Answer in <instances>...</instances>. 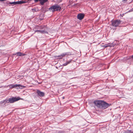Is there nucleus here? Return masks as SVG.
Instances as JSON below:
<instances>
[{
	"mask_svg": "<svg viewBox=\"0 0 133 133\" xmlns=\"http://www.w3.org/2000/svg\"><path fill=\"white\" fill-rule=\"evenodd\" d=\"M94 103L97 107L103 109L107 108L110 105V104H109L101 100L95 101Z\"/></svg>",
	"mask_w": 133,
	"mask_h": 133,
	"instance_id": "f257e3e1",
	"label": "nucleus"
},
{
	"mask_svg": "<svg viewBox=\"0 0 133 133\" xmlns=\"http://www.w3.org/2000/svg\"><path fill=\"white\" fill-rule=\"evenodd\" d=\"M61 9V7L57 4H55L50 7L49 8V10L52 12L55 11H60Z\"/></svg>",
	"mask_w": 133,
	"mask_h": 133,
	"instance_id": "f03ea898",
	"label": "nucleus"
},
{
	"mask_svg": "<svg viewBox=\"0 0 133 133\" xmlns=\"http://www.w3.org/2000/svg\"><path fill=\"white\" fill-rule=\"evenodd\" d=\"M112 25L115 27H117L121 23V21L120 20H116L112 21H111Z\"/></svg>",
	"mask_w": 133,
	"mask_h": 133,
	"instance_id": "7ed1b4c3",
	"label": "nucleus"
},
{
	"mask_svg": "<svg viewBox=\"0 0 133 133\" xmlns=\"http://www.w3.org/2000/svg\"><path fill=\"white\" fill-rule=\"evenodd\" d=\"M20 99V98H17L16 97H12V98H10L8 99L9 103H12L18 101Z\"/></svg>",
	"mask_w": 133,
	"mask_h": 133,
	"instance_id": "20e7f679",
	"label": "nucleus"
},
{
	"mask_svg": "<svg viewBox=\"0 0 133 133\" xmlns=\"http://www.w3.org/2000/svg\"><path fill=\"white\" fill-rule=\"evenodd\" d=\"M71 55V53L70 52H67L63 53L62 54L58 56L57 57H59V58L60 59H62L63 57H64L65 56H68L70 55Z\"/></svg>",
	"mask_w": 133,
	"mask_h": 133,
	"instance_id": "39448f33",
	"label": "nucleus"
},
{
	"mask_svg": "<svg viewBox=\"0 0 133 133\" xmlns=\"http://www.w3.org/2000/svg\"><path fill=\"white\" fill-rule=\"evenodd\" d=\"M10 87L11 88L18 87L19 88H20V89H22L25 87V86H22L20 84H16L14 85L13 84H11L10 85Z\"/></svg>",
	"mask_w": 133,
	"mask_h": 133,
	"instance_id": "423d86ee",
	"label": "nucleus"
},
{
	"mask_svg": "<svg viewBox=\"0 0 133 133\" xmlns=\"http://www.w3.org/2000/svg\"><path fill=\"white\" fill-rule=\"evenodd\" d=\"M115 44L114 43H109L102 45V46L104 48H105L107 47L114 46Z\"/></svg>",
	"mask_w": 133,
	"mask_h": 133,
	"instance_id": "0eeeda50",
	"label": "nucleus"
},
{
	"mask_svg": "<svg viewBox=\"0 0 133 133\" xmlns=\"http://www.w3.org/2000/svg\"><path fill=\"white\" fill-rule=\"evenodd\" d=\"M37 93L38 95L40 96L43 97V96L44 95V92L41 91L39 90H37Z\"/></svg>",
	"mask_w": 133,
	"mask_h": 133,
	"instance_id": "6e6552de",
	"label": "nucleus"
},
{
	"mask_svg": "<svg viewBox=\"0 0 133 133\" xmlns=\"http://www.w3.org/2000/svg\"><path fill=\"white\" fill-rule=\"evenodd\" d=\"M84 16V14H79L77 16V18L79 20H82V19Z\"/></svg>",
	"mask_w": 133,
	"mask_h": 133,
	"instance_id": "1a4fd4ad",
	"label": "nucleus"
},
{
	"mask_svg": "<svg viewBox=\"0 0 133 133\" xmlns=\"http://www.w3.org/2000/svg\"><path fill=\"white\" fill-rule=\"evenodd\" d=\"M35 32H37L38 33L41 34H45L48 33V32L45 30H36L35 31Z\"/></svg>",
	"mask_w": 133,
	"mask_h": 133,
	"instance_id": "9d476101",
	"label": "nucleus"
},
{
	"mask_svg": "<svg viewBox=\"0 0 133 133\" xmlns=\"http://www.w3.org/2000/svg\"><path fill=\"white\" fill-rule=\"evenodd\" d=\"M7 103H9L8 99H6L0 102V104H3V105H5Z\"/></svg>",
	"mask_w": 133,
	"mask_h": 133,
	"instance_id": "9b49d317",
	"label": "nucleus"
},
{
	"mask_svg": "<svg viewBox=\"0 0 133 133\" xmlns=\"http://www.w3.org/2000/svg\"><path fill=\"white\" fill-rule=\"evenodd\" d=\"M48 1V0H39V2L41 5H43L45 3L47 2Z\"/></svg>",
	"mask_w": 133,
	"mask_h": 133,
	"instance_id": "f8f14e48",
	"label": "nucleus"
},
{
	"mask_svg": "<svg viewBox=\"0 0 133 133\" xmlns=\"http://www.w3.org/2000/svg\"><path fill=\"white\" fill-rule=\"evenodd\" d=\"M17 55L19 56H23L25 55L24 54H22L20 52H18L16 53Z\"/></svg>",
	"mask_w": 133,
	"mask_h": 133,
	"instance_id": "ddd939ff",
	"label": "nucleus"
},
{
	"mask_svg": "<svg viewBox=\"0 0 133 133\" xmlns=\"http://www.w3.org/2000/svg\"><path fill=\"white\" fill-rule=\"evenodd\" d=\"M26 3V2L24 1H20L17 2V4H22Z\"/></svg>",
	"mask_w": 133,
	"mask_h": 133,
	"instance_id": "4468645a",
	"label": "nucleus"
},
{
	"mask_svg": "<svg viewBox=\"0 0 133 133\" xmlns=\"http://www.w3.org/2000/svg\"><path fill=\"white\" fill-rule=\"evenodd\" d=\"M32 10L33 11V12L38 11H39V10L38 9H32Z\"/></svg>",
	"mask_w": 133,
	"mask_h": 133,
	"instance_id": "2eb2a0df",
	"label": "nucleus"
},
{
	"mask_svg": "<svg viewBox=\"0 0 133 133\" xmlns=\"http://www.w3.org/2000/svg\"><path fill=\"white\" fill-rule=\"evenodd\" d=\"M9 4H11L16 5L17 4V2H10Z\"/></svg>",
	"mask_w": 133,
	"mask_h": 133,
	"instance_id": "dca6fc26",
	"label": "nucleus"
},
{
	"mask_svg": "<svg viewBox=\"0 0 133 133\" xmlns=\"http://www.w3.org/2000/svg\"><path fill=\"white\" fill-rule=\"evenodd\" d=\"M72 61V59H71L69 61H67L66 62L67 63V65H68V64L70 63Z\"/></svg>",
	"mask_w": 133,
	"mask_h": 133,
	"instance_id": "f3484780",
	"label": "nucleus"
},
{
	"mask_svg": "<svg viewBox=\"0 0 133 133\" xmlns=\"http://www.w3.org/2000/svg\"><path fill=\"white\" fill-rule=\"evenodd\" d=\"M72 61V59H71L69 61H67L66 62L67 63V65H68V64L70 63Z\"/></svg>",
	"mask_w": 133,
	"mask_h": 133,
	"instance_id": "a211bd4d",
	"label": "nucleus"
},
{
	"mask_svg": "<svg viewBox=\"0 0 133 133\" xmlns=\"http://www.w3.org/2000/svg\"><path fill=\"white\" fill-rule=\"evenodd\" d=\"M131 130H129L128 131L125 132L124 133H130L131 132Z\"/></svg>",
	"mask_w": 133,
	"mask_h": 133,
	"instance_id": "6ab92c4d",
	"label": "nucleus"
},
{
	"mask_svg": "<svg viewBox=\"0 0 133 133\" xmlns=\"http://www.w3.org/2000/svg\"><path fill=\"white\" fill-rule=\"evenodd\" d=\"M67 65V63L66 62L65 63H64V64H63V66H66V65Z\"/></svg>",
	"mask_w": 133,
	"mask_h": 133,
	"instance_id": "aec40b11",
	"label": "nucleus"
},
{
	"mask_svg": "<svg viewBox=\"0 0 133 133\" xmlns=\"http://www.w3.org/2000/svg\"><path fill=\"white\" fill-rule=\"evenodd\" d=\"M39 1V0H34V2H36Z\"/></svg>",
	"mask_w": 133,
	"mask_h": 133,
	"instance_id": "412c9836",
	"label": "nucleus"
},
{
	"mask_svg": "<svg viewBox=\"0 0 133 133\" xmlns=\"http://www.w3.org/2000/svg\"><path fill=\"white\" fill-rule=\"evenodd\" d=\"M133 11V8L131 9L129 11V12H130V11Z\"/></svg>",
	"mask_w": 133,
	"mask_h": 133,
	"instance_id": "4be33fe9",
	"label": "nucleus"
},
{
	"mask_svg": "<svg viewBox=\"0 0 133 133\" xmlns=\"http://www.w3.org/2000/svg\"><path fill=\"white\" fill-rule=\"evenodd\" d=\"M62 98H63V99H64V97H63Z\"/></svg>",
	"mask_w": 133,
	"mask_h": 133,
	"instance_id": "5701e85b",
	"label": "nucleus"
},
{
	"mask_svg": "<svg viewBox=\"0 0 133 133\" xmlns=\"http://www.w3.org/2000/svg\"><path fill=\"white\" fill-rule=\"evenodd\" d=\"M132 58L133 59V55L132 56Z\"/></svg>",
	"mask_w": 133,
	"mask_h": 133,
	"instance_id": "b1692460",
	"label": "nucleus"
},
{
	"mask_svg": "<svg viewBox=\"0 0 133 133\" xmlns=\"http://www.w3.org/2000/svg\"><path fill=\"white\" fill-rule=\"evenodd\" d=\"M130 133H133V132H131H131Z\"/></svg>",
	"mask_w": 133,
	"mask_h": 133,
	"instance_id": "393cba45",
	"label": "nucleus"
}]
</instances>
